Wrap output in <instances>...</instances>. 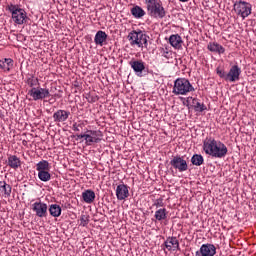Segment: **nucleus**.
<instances>
[{
	"instance_id": "22",
	"label": "nucleus",
	"mask_w": 256,
	"mask_h": 256,
	"mask_svg": "<svg viewBox=\"0 0 256 256\" xmlns=\"http://www.w3.org/2000/svg\"><path fill=\"white\" fill-rule=\"evenodd\" d=\"M82 198L85 203L91 204L95 201V192L93 190H85L82 193Z\"/></svg>"
},
{
	"instance_id": "11",
	"label": "nucleus",
	"mask_w": 256,
	"mask_h": 256,
	"mask_svg": "<svg viewBox=\"0 0 256 256\" xmlns=\"http://www.w3.org/2000/svg\"><path fill=\"white\" fill-rule=\"evenodd\" d=\"M217 255V248L213 244H203L198 251H196L195 256H215Z\"/></svg>"
},
{
	"instance_id": "9",
	"label": "nucleus",
	"mask_w": 256,
	"mask_h": 256,
	"mask_svg": "<svg viewBox=\"0 0 256 256\" xmlns=\"http://www.w3.org/2000/svg\"><path fill=\"white\" fill-rule=\"evenodd\" d=\"M28 95L32 97L33 101H43L47 97H51V92L47 88H31Z\"/></svg>"
},
{
	"instance_id": "26",
	"label": "nucleus",
	"mask_w": 256,
	"mask_h": 256,
	"mask_svg": "<svg viewBox=\"0 0 256 256\" xmlns=\"http://www.w3.org/2000/svg\"><path fill=\"white\" fill-rule=\"evenodd\" d=\"M48 210L52 217H61V206L57 204H51Z\"/></svg>"
},
{
	"instance_id": "5",
	"label": "nucleus",
	"mask_w": 256,
	"mask_h": 256,
	"mask_svg": "<svg viewBox=\"0 0 256 256\" xmlns=\"http://www.w3.org/2000/svg\"><path fill=\"white\" fill-rule=\"evenodd\" d=\"M77 139H84L87 146L93 145V143H101L103 139V132L99 130H86L84 134H77Z\"/></svg>"
},
{
	"instance_id": "14",
	"label": "nucleus",
	"mask_w": 256,
	"mask_h": 256,
	"mask_svg": "<svg viewBox=\"0 0 256 256\" xmlns=\"http://www.w3.org/2000/svg\"><path fill=\"white\" fill-rule=\"evenodd\" d=\"M116 197L118 201H124L129 197V188L125 184H119L116 188Z\"/></svg>"
},
{
	"instance_id": "15",
	"label": "nucleus",
	"mask_w": 256,
	"mask_h": 256,
	"mask_svg": "<svg viewBox=\"0 0 256 256\" xmlns=\"http://www.w3.org/2000/svg\"><path fill=\"white\" fill-rule=\"evenodd\" d=\"M69 115H71V112H69L67 110H57L53 114V119H54L55 123H65V121H67V119H69Z\"/></svg>"
},
{
	"instance_id": "20",
	"label": "nucleus",
	"mask_w": 256,
	"mask_h": 256,
	"mask_svg": "<svg viewBox=\"0 0 256 256\" xmlns=\"http://www.w3.org/2000/svg\"><path fill=\"white\" fill-rule=\"evenodd\" d=\"M11 185L7 184L5 181H0V195L2 197H11Z\"/></svg>"
},
{
	"instance_id": "3",
	"label": "nucleus",
	"mask_w": 256,
	"mask_h": 256,
	"mask_svg": "<svg viewBox=\"0 0 256 256\" xmlns=\"http://www.w3.org/2000/svg\"><path fill=\"white\" fill-rule=\"evenodd\" d=\"M216 73L220 79H224V81H228L229 83H235L236 81H239L241 77V67L237 64L233 65L228 73L221 68H217Z\"/></svg>"
},
{
	"instance_id": "28",
	"label": "nucleus",
	"mask_w": 256,
	"mask_h": 256,
	"mask_svg": "<svg viewBox=\"0 0 256 256\" xmlns=\"http://www.w3.org/2000/svg\"><path fill=\"white\" fill-rule=\"evenodd\" d=\"M156 221H165L167 219V209L160 208L155 212L154 215Z\"/></svg>"
},
{
	"instance_id": "24",
	"label": "nucleus",
	"mask_w": 256,
	"mask_h": 256,
	"mask_svg": "<svg viewBox=\"0 0 256 256\" xmlns=\"http://www.w3.org/2000/svg\"><path fill=\"white\" fill-rule=\"evenodd\" d=\"M131 15H133L135 19H141L142 17H145V10H143V8H141L140 6L136 5L131 8Z\"/></svg>"
},
{
	"instance_id": "19",
	"label": "nucleus",
	"mask_w": 256,
	"mask_h": 256,
	"mask_svg": "<svg viewBox=\"0 0 256 256\" xmlns=\"http://www.w3.org/2000/svg\"><path fill=\"white\" fill-rule=\"evenodd\" d=\"M208 51L218 53L219 55L225 53V48L217 42H210L207 46Z\"/></svg>"
},
{
	"instance_id": "2",
	"label": "nucleus",
	"mask_w": 256,
	"mask_h": 256,
	"mask_svg": "<svg viewBox=\"0 0 256 256\" xmlns=\"http://www.w3.org/2000/svg\"><path fill=\"white\" fill-rule=\"evenodd\" d=\"M147 13L149 17L153 19H164L167 15L165 7H163V2L161 0H144Z\"/></svg>"
},
{
	"instance_id": "33",
	"label": "nucleus",
	"mask_w": 256,
	"mask_h": 256,
	"mask_svg": "<svg viewBox=\"0 0 256 256\" xmlns=\"http://www.w3.org/2000/svg\"><path fill=\"white\" fill-rule=\"evenodd\" d=\"M72 129H73V131H81V129H83V124L74 123L72 125Z\"/></svg>"
},
{
	"instance_id": "16",
	"label": "nucleus",
	"mask_w": 256,
	"mask_h": 256,
	"mask_svg": "<svg viewBox=\"0 0 256 256\" xmlns=\"http://www.w3.org/2000/svg\"><path fill=\"white\" fill-rule=\"evenodd\" d=\"M164 245L168 251H179V240H177V237H168Z\"/></svg>"
},
{
	"instance_id": "30",
	"label": "nucleus",
	"mask_w": 256,
	"mask_h": 256,
	"mask_svg": "<svg viewBox=\"0 0 256 256\" xmlns=\"http://www.w3.org/2000/svg\"><path fill=\"white\" fill-rule=\"evenodd\" d=\"M26 83L28 87L34 89L39 85V79L37 77H34L33 75H29L26 79Z\"/></svg>"
},
{
	"instance_id": "21",
	"label": "nucleus",
	"mask_w": 256,
	"mask_h": 256,
	"mask_svg": "<svg viewBox=\"0 0 256 256\" xmlns=\"http://www.w3.org/2000/svg\"><path fill=\"white\" fill-rule=\"evenodd\" d=\"M193 109L198 113H203V111H207V106L204 103L199 102V99H192Z\"/></svg>"
},
{
	"instance_id": "10",
	"label": "nucleus",
	"mask_w": 256,
	"mask_h": 256,
	"mask_svg": "<svg viewBox=\"0 0 256 256\" xmlns=\"http://www.w3.org/2000/svg\"><path fill=\"white\" fill-rule=\"evenodd\" d=\"M171 167L179 173H185L189 169V165L187 164V160L183 159L181 156H174L170 161Z\"/></svg>"
},
{
	"instance_id": "35",
	"label": "nucleus",
	"mask_w": 256,
	"mask_h": 256,
	"mask_svg": "<svg viewBox=\"0 0 256 256\" xmlns=\"http://www.w3.org/2000/svg\"><path fill=\"white\" fill-rule=\"evenodd\" d=\"M191 100L193 101V97H188V98L186 99V101L183 102V105H185L186 107H188V109H189V107H190V105H191Z\"/></svg>"
},
{
	"instance_id": "27",
	"label": "nucleus",
	"mask_w": 256,
	"mask_h": 256,
	"mask_svg": "<svg viewBox=\"0 0 256 256\" xmlns=\"http://www.w3.org/2000/svg\"><path fill=\"white\" fill-rule=\"evenodd\" d=\"M192 165H195L196 167H201L203 163H205V159L201 154H194L191 158Z\"/></svg>"
},
{
	"instance_id": "29",
	"label": "nucleus",
	"mask_w": 256,
	"mask_h": 256,
	"mask_svg": "<svg viewBox=\"0 0 256 256\" xmlns=\"http://www.w3.org/2000/svg\"><path fill=\"white\" fill-rule=\"evenodd\" d=\"M51 166H49V162L47 160H42L36 164V171H50Z\"/></svg>"
},
{
	"instance_id": "32",
	"label": "nucleus",
	"mask_w": 256,
	"mask_h": 256,
	"mask_svg": "<svg viewBox=\"0 0 256 256\" xmlns=\"http://www.w3.org/2000/svg\"><path fill=\"white\" fill-rule=\"evenodd\" d=\"M89 224V218H87V216L82 215L80 218V225H82V227H86V225Z\"/></svg>"
},
{
	"instance_id": "25",
	"label": "nucleus",
	"mask_w": 256,
	"mask_h": 256,
	"mask_svg": "<svg viewBox=\"0 0 256 256\" xmlns=\"http://www.w3.org/2000/svg\"><path fill=\"white\" fill-rule=\"evenodd\" d=\"M11 67H13V59L6 58L0 60V69H3L4 71H11Z\"/></svg>"
},
{
	"instance_id": "13",
	"label": "nucleus",
	"mask_w": 256,
	"mask_h": 256,
	"mask_svg": "<svg viewBox=\"0 0 256 256\" xmlns=\"http://www.w3.org/2000/svg\"><path fill=\"white\" fill-rule=\"evenodd\" d=\"M129 65L137 77H143V71H145V62L143 60H132Z\"/></svg>"
},
{
	"instance_id": "6",
	"label": "nucleus",
	"mask_w": 256,
	"mask_h": 256,
	"mask_svg": "<svg viewBox=\"0 0 256 256\" xmlns=\"http://www.w3.org/2000/svg\"><path fill=\"white\" fill-rule=\"evenodd\" d=\"M8 11L12 15V19L16 25H23L25 19H27V12L23 8H19L18 5L10 4L7 6Z\"/></svg>"
},
{
	"instance_id": "37",
	"label": "nucleus",
	"mask_w": 256,
	"mask_h": 256,
	"mask_svg": "<svg viewBox=\"0 0 256 256\" xmlns=\"http://www.w3.org/2000/svg\"><path fill=\"white\" fill-rule=\"evenodd\" d=\"M179 1H181L182 3H187V1L189 0H179Z\"/></svg>"
},
{
	"instance_id": "1",
	"label": "nucleus",
	"mask_w": 256,
	"mask_h": 256,
	"mask_svg": "<svg viewBox=\"0 0 256 256\" xmlns=\"http://www.w3.org/2000/svg\"><path fill=\"white\" fill-rule=\"evenodd\" d=\"M203 150L206 155L215 157L216 159H223L229 152L227 146L214 138H208L203 142Z\"/></svg>"
},
{
	"instance_id": "31",
	"label": "nucleus",
	"mask_w": 256,
	"mask_h": 256,
	"mask_svg": "<svg viewBox=\"0 0 256 256\" xmlns=\"http://www.w3.org/2000/svg\"><path fill=\"white\" fill-rule=\"evenodd\" d=\"M38 179L47 183V181H51V173H49V170L40 171L38 172Z\"/></svg>"
},
{
	"instance_id": "36",
	"label": "nucleus",
	"mask_w": 256,
	"mask_h": 256,
	"mask_svg": "<svg viewBox=\"0 0 256 256\" xmlns=\"http://www.w3.org/2000/svg\"><path fill=\"white\" fill-rule=\"evenodd\" d=\"M168 54H169V51H164L163 52V57H167Z\"/></svg>"
},
{
	"instance_id": "18",
	"label": "nucleus",
	"mask_w": 256,
	"mask_h": 256,
	"mask_svg": "<svg viewBox=\"0 0 256 256\" xmlns=\"http://www.w3.org/2000/svg\"><path fill=\"white\" fill-rule=\"evenodd\" d=\"M106 41H107V33L103 30H99L94 37L95 45H99L100 47H103Z\"/></svg>"
},
{
	"instance_id": "17",
	"label": "nucleus",
	"mask_w": 256,
	"mask_h": 256,
	"mask_svg": "<svg viewBox=\"0 0 256 256\" xmlns=\"http://www.w3.org/2000/svg\"><path fill=\"white\" fill-rule=\"evenodd\" d=\"M169 43L174 49L179 50L183 48V38L179 34H172L169 37Z\"/></svg>"
},
{
	"instance_id": "23",
	"label": "nucleus",
	"mask_w": 256,
	"mask_h": 256,
	"mask_svg": "<svg viewBox=\"0 0 256 256\" xmlns=\"http://www.w3.org/2000/svg\"><path fill=\"white\" fill-rule=\"evenodd\" d=\"M8 165L12 169H19V167H21V160L15 155L9 156Z\"/></svg>"
},
{
	"instance_id": "7",
	"label": "nucleus",
	"mask_w": 256,
	"mask_h": 256,
	"mask_svg": "<svg viewBox=\"0 0 256 256\" xmlns=\"http://www.w3.org/2000/svg\"><path fill=\"white\" fill-rule=\"evenodd\" d=\"M128 41H130V45H137V47H147V35L143 33V31H135L133 30L128 34Z\"/></svg>"
},
{
	"instance_id": "12",
	"label": "nucleus",
	"mask_w": 256,
	"mask_h": 256,
	"mask_svg": "<svg viewBox=\"0 0 256 256\" xmlns=\"http://www.w3.org/2000/svg\"><path fill=\"white\" fill-rule=\"evenodd\" d=\"M49 208L47 207V204L39 201L32 204V211L35 213L36 217H47V210Z\"/></svg>"
},
{
	"instance_id": "4",
	"label": "nucleus",
	"mask_w": 256,
	"mask_h": 256,
	"mask_svg": "<svg viewBox=\"0 0 256 256\" xmlns=\"http://www.w3.org/2000/svg\"><path fill=\"white\" fill-rule=\"evenodd\" d=\"M193 91H195V88L188 79L177 78L174 81V86L172 90V93L174 95H187L188 93H193Z\"/></svg>"
},
{
	"instance_id": "8",
	"label": "nucleus",
	"mask_w": 256,
	"mask_h": 256,
	"mask_svg": "<svg viewBox=\"0 0 256 256\" xmlns=\"http://www.w3.org/2000/svg\"><path fill=\"white\" fill-rule=\"evenodd\" d=\"M234 11L238 14L242 19H247L249 15H251L252 6L250 3L246 1H238L234 3Z\"/></svg>"
},
{
	"instance_id": "34",
	"label": "nucleus",
	"mask_w": 256,
	"mask_h": 256,
	"mask_svg": "<svg viewBox=\"0 0 256 256\" xmlns=\"http://www.w3.org/2000/svg\"><path fill=\"white\" fill-rule=\"evenodd\" d=\"M155 207H163L165 204L163 203V199L159 198L154 203Z\"/></svg>"
}]
</instances>
